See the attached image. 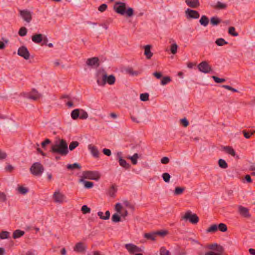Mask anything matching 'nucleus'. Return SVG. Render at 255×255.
<instances>
[{"label": "nucleus", "mask_w": 255, "mask_h": 255, "mask_svg": "<svg viewBox=\"0 0 255 255\" xmlns=\"http://www.w3.org/2000/svg\"><path fill=\"white\" fill-rule=\"evenodd\" d=\"M17 54L26 60L28 59L30 57L29 52L25 46L19 47L17 51Z\"/></svg>", "instance_id": "11"}, {"label": "nucleus", "mask_w": 255, "mask_h": 255, "mask_svg": "<svg viewBox=\"0 0 255 255\" xmlns=\"http://www.w3.org/2000/svg\"><path fill=\"white\" fill-rule=\"evenodd\" d=\"M85 250V247L84 245L81 243H78L76 244L74 248V250L77 252H82Z\"/></svg>", "instance_id": "21"}, {"label": "nucleus", "mask_w": 255, "mask_h": 255, "mask_svg": "<svg viewBox=\"0 0 255 255\" xmlns=\"http://www.w3.org/2000/svg\"><path fill=\"white\" fill-rule=\"evenodd\" d=\"M103 152L104 154L107 156H110L111 155V151L109 149L104 148Z\"/></svg>", "instance_id": "63"}, {"label": "nucleus", "mask_w": 255, "mask_h": 255, "mask_svg": "<svg viewBox=\"0 0 255 255\" xmlns=\"http://www.w3.org/2000/svg\"><path fill=\"white\" fill-rule=\"evenodd\" d=\"M229 33L234 36H238V33L235 31V28L234 27H230L229 28Z\"/></svg>", "instance_id": "51"}, {"label": "nucleus", "mask_w": 255, "mask_h": 255, "mask_svg": "<svg viewBox=\"0 0 255 255\" xmlns=\"http://www.w3.org/2000/svg\"><path fill=\"white\" fill-rule=\"evenodd\" d=\"M140 99L142 101H147L149 99V94L148 93L141 94L140 95Z\"/></svg>", "instance_id": "50"}, {"label": "nucleus", "mask_w": 255, "mask_h": 255, "mask_svg": "<svg viewBox=\"0 0 255 255\" xmlns=\"http://www.w3.org/2000/svg\"><path fill=\"white\" fill-rule=\"evenodd\" d=\"M199 22L202 25L206 26L209 23V19L206 15H202Z\"/></svg>", "instance_id": "24"}, {"label": "nucleus", "mask_w": 255, "mask_h": 255, "mask_svg": "<svg viewBox=\"0 0 255 255\" xmlns=\"http://www.w3.org/2000/svg\"><path fill=\"white\" fill-rule=\"evenodd\" d=\"M100 177V175L97 171H87L83 172L81 178L98 180Z\"/></svg>", "instance_id": "5"}, {"label": "nucleus", "mask_w": 255, "mask_h": 255, "mask_svg": "<svg viewBox=\"0 0 255 255\" xmlns=\"http://www.w3.org/2000/svg\"><path fill=\"white\" fill-rule=\"evenodd\" d=\"M43 35L41 34H36L33 35L31 39L32 41L35 43H39L42 40Z\"/></svg>", "instance_id": "20"}, {"label": "nucleus", "mask_w": 255, "mask_h": 255, "mask_svg": "<svg viewBox=\"0 0 255 255\" xmlns=\"http://www.w3.org/2000/svg\"><path fill=\"white\" fill-rule=\"evenodd\" d=\"M99 60L97 57L88 58L86 61V64L90 67H97L99 65Z\"/></svg>", "instance_id": "14"}, {"label": "nucleus", "mask_w": 255, "mask_h": 255, "mask_svg": "<svg viewBox=\"0 0 255 255\" xmlns=\"http://www.w3.org/2000/svg\"><path fill=\"white\" fill-rule=\"evenodd\" d=\"M182 218L185 220H189L193 224H197L199 220L197 215L195 214H192L190 211L186 212Z\"/></svg>", "instance_id": "6"}, {"label": "nucleus", "mask_w": 255, "mask_h": 255, "mask_svg": "<svg viewBox=\"0 0 255 255\" xmlns=\"http://www.w3.org/2000/svg\"><path fill=\"white\" fill-rule=\"evenodd\" d=\"M27 29L25 27H22L18 31V34L21 36H24L26 35Z\"/></svg>", "instance_id": "48"}, {"label": "nucleus", "mask_w": 255, "mask_h": 255, "mask_svg": "<svg viewBox=\"0 0 255 255\" xmlns=\"http://www.w3.org/2000/svg\"><path fill=\"white\" fill-rule=\"evenodd\" d=\"M67 169H70V170H72V169H74L75 168H77V169H80L81 168V166L80 165L77 163H74L73 164H68L67 165Z\"/></svg>", "instance_id": "40"}, {"label": "nucleus", "mask_w": 255, "mask_h": 255, "mask_svg": "<svg viewBox=\"0 0 255 255\" xmlns=\"http://www.w3.org/2000/svg\"><path fill=\"white\" fill-rule=\"evenodd\" d=\"M222 87L228 90L232 91L234 92H237L238 90L228 85H223Z\"/></svg>", "instance_id": "59"}, {"label": "nucleus", "mask_w": 255, "mask_h": 255, "mask_svg": "<svg viewBox=\"0 0 255 255\" xmlns=\"http://www.w3.org/2000/svg\"><path fill=\"white\" fill-rule=\"evenodd\" d=\"M144 237L147 239L154 241L156 239V233H146L144 235Z\"/></svg>", "instance_id": "27"}, {"label": "nucleus", "mask_w": 255, "mask_h": 255, "mask_svg": "<svg viewBox=\"0 0 255 255\" xmlns=\"http://www.w3.org/2000/svg\"><path fill=\"white\" fill-rule=\"evenodd\" d=\"M243 133H244V136L247 139L250 138V137L254 134L253 132H248L245 130H243Z\"/></svg>", "instance_id": "57"}, {"label": "nucleus", "mask_w": 255, "mask_h": 255, "mask_svg": "<svg viewBox=\"0 0 255 255\" xmlns=\"http://www.w3.org/2000/svg\"><path fill=\"white\" fill-rule=\"evenodd\" d=\"M218 230V225L216 224H214L211 225L207 230V232L208 233H214L217 231Z\"/></svg>", "instance_id": "43"}, {"label": "nucleus", "mask_w": 255, "mask_h": 255, "mask_svg": "<svg viewBox=\"0 0 255 255\" xmlns=\"http://www.w3.org/2000/svg\"><path fill=\"white\" fill-rule=\"evenodd\" d=\"M219 166L223 169H226L228 167V164L226 161L224 159H220L218 161Z\"/></svg>", "instance_id": "41"}, {"label": "nucleus", "mask_w": 255, "mask_h": 255, "mask_svg": "<svg viewBox=\"0 0 255 255\" xmlns=\"http://www.w3.org/2000/svg\"><path fill=\"white\" fill-rule=\"evenodd\" d=\"M169 162V159L167 157H164L161 159V162L162 164H167Z\"/></svg>", "instance_id": "61"}, {"label": "nucleus", "mask_w": 255, "mask_h": 255, "mask_svg": "<svg viewBox=\"0 0 255 255\" xmlns=\"http://www.w3.org/2000/svg\"><path fill=\"white\" fill-rule=\"evenodd\" d=\"M9 233L7 231H2L0 233V238L1 239H5L8 238Z\"/></svg>", "instance_id": "45"}, {"label": "nucleus", "mask_w": 255, "mask_h": 255, "mask_svg": "<svg viewBox=\"0 0 255 255\" xmlns=\"http://www.w3.org/2000/svg\"><path fill=\"white\" fill-rule=\"evenodd\" d=\"M224 149L227 153L232 155L233 156H235L236 155L235 151L232 147L230 146H225L224 147Z\"/></svg>", "instance_id": "31"}, {"label": "nucleus", "mask_w": 255, "mask_h": 255, "mask_svg": "<svg viewBox=\"0 0 255 255\" xmlns=\"http://www.w3.org/2000/svg\"><path fill=\"white\" fill-rule=\"evenodd\" d=\"M24 234V231L20 230H16L13 233V238L14 239H17L22 237Z\"/></svg>", "instance_id": "26"}, {"label": "nucleus", "mask_w": 255, "mask_h": 255, "mask_svg": "<svg viewBox=\"0 0 255 255\" xmlns=\"http://www.w3.org/2000/svg\"><path fill=\"white\" fill-rule=\"evenodd\" d=\"M211 6L215 9L218 10L225 9L227 7V4L220 0H217L211 3Z\"/></svg>", "instance_id": "10"}, {"label": "nucleus", "mask_w": 255, "mask_h": 255, "mask_svg": "<svg viewBox=\"0 0 255 255\" xmlns=\"http://www.w3.org/2000/svg\"><path fill=\"white\" fill-rule=\"evenodd\" d=\"M125 248L130 254H134L141 251L139 248L132 244H126Z\"/></svg>", "instance_id": "13"}, {"label": "nucleus", "mask_w": 255, "mask_h": 255, "mask_svg": "<svg viewBox=\"0 0 255 255\" xmlns=\"http://www.w3.org/2000/svg\"><path fill=\"white\" fill-rule=\"evenodd\" d=\"M113 9L114 11L122 15H126L128 17H131L133 15V9L132 7L127 6L124 2H115Z\"/></svg>", "instance_id": "2"}, {"label": "nucleus", "mask_w": 255, "mask_h": 255, "mask_svg": "<svg viewBox=\"0 0 255 255\" xmlns=\"http://www.w3.org/2000/svg\"><path fill=\"white\" fill-rule=\"evenodd\" d=\"M178 47V46L175 42H174L171 44L170 51L173 54H175L177 53Z\"/></svg>", "instance_id": "42"}, {"label": "nucleus", "mask_w": 255, "mask_h": 255, "mask_svg": "<svg viewBox=\"0 0 255 255\" xmlns=\"http://www.w3.org/2000/svg\"><path fill=\"white\" fill-rule=\"evenodd\" d=\"M162 177L163 179V180L166 182L168 183L170 181V179L171 178L170 175L168 173H164L162 175Z\"/></svg>", "instance_id": "46"}, {"label": "nucleus", "mask_w": 255, "mask_h": 255, "mask_svg": "<svg viewBox=\"0 0 255 255\" xmlns=\"http://www.w3.org/2000/svg\"><path fill=\"white\" fill-rule=\"evenodd\" d=\"M120 215L118 213H115L112 217V221L114 223H117L121 221Z\"/></svg>", "instance_id": "38"}, {"label": "nucleus", "mask_w": 255, "mask_h": 255, "mask_svg": "<svg viewBox=\"0 0 255 255\" xmlns=\"http://www.w3.org/2000/svg\"><path fill=\"white\" fill-rule=\"evenodd\" d=\"M81 210L84 214L90 213V209L86 205H83L81 208Z\"/></svg>", "instance_id": "56"}, {"label": "nucleus", "mask_w": 255, "mask_h": 255, "mask_svg": "<svg viewBox=\"0 0 255 255\" xmlns=\"http://www.w3.org/2000/svg\"><path fill=\"white\" fill-rule=\"evenodd\" d=\"M7 155L4 151L0 150V160L5 159Z\"/></svg>", "instance_id": "62"}, {"label": "nucleus", "mask_w": 255, "mask_h": 255, "mask_svg": "<svg viewBox=\"0 0 255 255\" xmlns=\"http://www.w3.org/2000/svg\"><path fill=\"white\" fill-rule=\"evenodd\" d=\"M50 151L61 156H66L69 152L67 143L63 139H57L51 145Z\"/></svg>", "instance_id": "1"}, {"label": "nucleus", "mask_w": 255, "mask_h": 255, "mask_svg": "<svg viewBox=\"0 0 255 255\" xmlns=\"http://www.w3.org/2000/svg\"><path fill=\"white\" fill-rule=\"evenodd\" d=\"M128 215V211L124 209L123 210L122 214H121V216L125 218L126 217H127Z\"/></svg>", "instance_id": "64"}, {"label": "nucleus", "mask_w": 255, "mask_h": 255, "mask_svg": "<svg viewBox=\"0 0 255 255\" xmlns=\"http://www.w3.org/2000/svg\"><path fill=\"white\" fill-rule=\"evenodd\" d=\"M88 148L94 157L96 158L99 157V151L96 146L92 145V144H89Z\"/></svg>", "instance_id": "17"}, {"label": "nucleus", "mask_w": 255, "mask_h": 255, "mask_svg": "<svg viewBox=\"0 0 255 255\" xmlns=\"http://www.w3.org/2000/svg\"><path fill=\"white\" fill-rule=\"evenodd\" d=\"M171 81V78L169 77H163L161 81V84L162 85H165Z\"/></svg>", "instance_id": "47"}, {"label": "nucleus", "mask_w": 255, "mask_h": 255, "mask_svg": "<svg viewBox=\"0 0 255 255\" xmlns=\"http://www.w3.org/2000/svg\"><path fill=\"white\" fill-rule=\"evenodd\" d=\"M44 171V168L40 162H34L30 168L31 173L34 176H40Z\"/></svg>", "instance_id": "4"}, {"label": "nucleus", "mask_w": 255, "mask_h": 255, "mask_svg": "<svg viewBox=\"0 0 255 255\" xmlns=\"http://www.w3.org/2000/svg\"><path fill=\"white\" fill-rule=\"evenodd\" d=\"M159 255H171V254L165 247H162L160 249Z\"/></svg>", "instance_id": "37"}, {"label": "nucleus", "mask_w": 255, "mask_h": 255, "mask_svg": "<svg viewBox=\"0 0 255 255\" xmlns=\"http://www.w3.org/2000/svg\"><path fill=\"white\" fill-rule=\"evenodd\" d=\"M20 15L22 19L26 22L29 23L32 19V11L27 10H19Z\"/></svg>", "instance_id": "9"}, {"label": "nucleus", "mask_w": 255, "mask_h": 255, "mask_svg": "<svg viewBox=\"0 0 255 255\" xmlns=\"http://www.w3.org/2000/svg\"><path fill=\"white\" fill-rule=\"evenodd\" d=\"M198 68L200 72L205 74L209 73L212 71L211 66L206 61H202L199 64Z\"/></svg>", "instance_id": "7"}, {"label": "nucleus", "mask_w": 255, "mask_h": 255, "mask_svg": "<svg viewBox=\"0 0 255 255\" xmlns=\"http://www.w3.org/2000/svg\"><path fill=\"white\" fill-rule=\"evenodd\" d=\"M185 3L189 7L193 8H197L200 5L199 0H185Z\"/></svg>", "instance_id": "16"}, {"label": "nucleus", "mask_w": 255, "mask_h": 255, "mask_svg": "<svg viewBox=\"0 0 255 255\" xmlns=\"http://www.w3.org/2000/svg\"><path fill=\"white\" fill-rule=\"evenodd\" d=\"M107 5L106 3H103L99 6L98 7V10L101 12H104L107 8Z\"/></svg>", "instance_id": "54"}, {"label": "nucleus", "mask_w": 255, "mask_h": 255, "mask_svg": "<svg viewBox=\"0 0 255 255\" xmlns=\"http://www.w3.org/2000/svg\"><path fill=\"white\" fill-rule=\"evenodd\" d=\"M180 122L185 127H187L189 125V122L186 118L181 119Z\"/></svg>", "instance_id": "58"}, {"label": "nucleus", "mask_w": 255, "mask_h": 255, "mask_svg": "<svg viewBox=\"0 0 255 255\" xmlns=\"http://www.w3.org/2000/svg\"><path fill=\"white\" fill-rule=\"evenodd\" d=\"M185 189V188L184 187H176L175 189L174 194L175 195H180L184 192Z\"/></svg>", "instance_id": "36"}, {"label": "nucleus", "mask_w": 255, "mask_h": 255, "mask_svg": "<svg viewBox=\"0 0 255 255\" xmlns=\"http://www.w3.org/2000/svg\"><path fill=\"white\" fill-rule=\"evenodd\" d=\"M79 144V143L77 141H72L69 145V149L70 151L73 150L76 148Z\"/></svg>", "instance_id": "39"}, {"label": "nucleus", "mask_w": 255, "mask_h": 255, "mask_svg": "<svg viewBox=\"0 0 255 255\" xmlns=\"http://www.w3.org/2000/svg\"><path fill=\"white\" fill-rule=\"evenodd\" d=\"M16 190L18 193L22 195H25L28 192V189L22 186H19Z\"/></svg>", "instance_id": "30"}, {"label": "nucleus", "mask_w": 255, "mask_h": 255, "mask_svg": "<svg viewBox=\"0 0 255 255\" xmlns=\"http://www.w3.org/2000/svg\"><path fill=\"white\" fill-rule=\"evenodd\" d=\"M116 192V189L114 187H112L109 191L108 194L110 196L114 197H115V193Z\"/></svg>", "instance_id": "52"}, {"label": "nucleus", "mask_w": 255, "mask_h": 255, "mask_svg": "<svg viewBox=\"0 0 255 255\" xmlns=\"http://www.w3.org/2000/svg\"><path fill=\"white\" fill-rule=\"evenodd\" d=\"M53 199L54 201L57 203H62L66 202V197L60 192L59 190L56 191L53 194Z\"/></svg>", "instance_id": "8"}, {"label": "nucleus", "mask_w": 255, "mask_h": 255, "mask_svg": "<svg viewBox=\"0 0 255 255\" xmlns=\"http://www.w3.org/2000/svg\"><path fill=\"white\" fill-rule=\"evenodd\" d=\"M212 78L214 80L215 82L217 83H221L225 81V79L220 78L216 76H213Z\"/></svg>", "instance_id": "53"}, {"label": "nucleus", "mask_w": 255, "mask_h": 255, "mask_svg": "<svg viewBox=\"0 0 255 255\" xmlns=\"http://www.w3.org/2000/svg\"><path fill=\"white\" fill-rule=\"evenodd\" d=\"M97 82L100 86H104L106 83L113 85L115 82V77L112 75L108 76L104 70H99L97 73Z\"/></svg>", "instance_id": "3"}, {"label": "nucleus", "mask_w": 255, "mask_h": 255, "mask_svg": "<svg viewBox=\"0 0 255 255\" xmlns=\"http://www.w3.org/2000/svg\"><path fill=\"white\" fill-rule=\"evenodd\" d=\"M115 211H116V213H118L121 215L122 214V211L124 209L123 207L121 205V203H118L116 204L115 207Z\"/></svg>", "instance_id": "34"}, {"label": "nucleus", "mask_w": 255, "mask_h": 255, "mask_svg": "<svg viewBox=\"0 0 255 255\" xmlns=\"http://www.w3.org/2000/svg\"><path fill=\"white\" fill-rule=\"evenodd\" d=\"M79 109H76L72 111L71 116L72 119L76 120L79 117Z\"/></svg>", "instance_id": "32"}, {"label": "nucleus", "mask_w": 255, "mask_h": 255, "mask_svg": "<svg viewBox=\"0 0 255 255\" xmlns=\"http://www.w3.org/2000/svg\"><path fill=\"white\" fill-rule=\"evenodd\" d=\"M41 97V95L36 90H33L30 93L28 98L33 100H37Z\"/></svg>", "instance_id": "18"}, {"label": "nucleus", "mask_w": 255, "mask_h": 255, "mask_svg": "<svg viewBox=\"0 0 255 255\" xmlns=\"http://www.w3.org/2000/svg\"><path fill=\"white\" fill-rule=\"evenodd\" d=\"M97 214L100 219L104 220H108L110 216V213L109 211H107L105 212V215H104L103 212L101 211L98 212Z\"/></svg>", "instance_id": "22"}, {"label": "nucleus", "mask_w": 255, "mask_h": 255, "mask_svg": "<svg viewBox=\"0 0 255 255\" xmlns=\"http://www.w3.org/2000/svg\"><path fill=\"white\" fill-rule=\"evenodd\" d=\"M215 43L219 46H224L228 43V42L226 41L224 38H220L216 39L215 41Z\"/></svg>", "instance_id": "33"}, {"label": "nucleus", "mask_w": 255, "mask_h": 255, "mask_svg": "<svg viewBox=\"0 0 255 255\" xmlns=\"http://www.w3.org/2000/svg\"><path fill=\"white\" fill-rule=\"evenodd\" d=\"M216 248H217V251L220 253H222L224 251L223 247L218 246L217 244H212L209 246V249L212 250H215Z\"/></svg>", "instance_id": "23"}, {"label": "nucleus", "mask_w": 255, "mask_h": 255, "mask_svg": "<svg viewBox=\"0 0 255 255\" xmlns=\"http://www.w3.org/2000/svg\"><path fill=\"white\" fill-rule=\"evenodd\" d=\"M151 45H146L144 46V55L147 59H150L152 56V53L150 50Z\"/></svg>", "instance_id": "19"}, {"label": "nucleus", "mask_w": 255, "mask_h": 255, "mask_svg": "<svg viewBox=\"0 0 255 255\" xmlns=\"http://www.w3.org/2000/svg\"><path fill=\"white\" fill-rule=\"evenodd\" d=\"M119 162L121 166L125 168L126 169L129 168L130 165L127 163L126 160L124 159H120V160H119Z\"/></svg>", "instance_id": "29"}, {"label": "nucleus", "mask_w": 255, "mask_h": 255, "mask_svg": "<svg viewBox=\"0 0 255 255\" xmlns=\"http://www.w3.org/2000/svg\"><path fill=\"white\" fill-rule=\"evenodd\" d=\"M185 14L187 18L197 19L200 16V14L197 11L190 8H187L185 10Z\"/></svg>", "instance_id": "12"}, {"label": "nucleus", "mask_w": 255, "mask_h": 255, "mask_svg": "<svg viewBox=\"0 0 255 255\" xmlns=\"http://www.w3.org/2000/svg\"><path fill=\"white\" fill-rule=\"evenodd\" d=\"M239 212L240 214L245 218H249L251 216L249 213V209L247 208L239 206Z\"/></svg>", "instance_id": "15"}, {"label": "nucleus", "mask_w": 255, "mask_h": 255, "mask_svg": "<svg viewBox=\"0 0 255 255\" xmlns=\"http://www.w3.org/2000/svg\"><path fill=\"white\" fill-rule=\"evenodd\" d=\"M218 229H219L220 231L224 232L227 230V226L223 223H220L218 225Z\"/></svg>", "instance_id": "49"}, {"label": "nucleus", "mask_w": 255, "mask_h": 255, "mask_svg": "<svg viewBox=\"0 0 255 255\" xmlns=\"http://www.w3.org/2000/svg\"><path fill=\"white\" fill-rule=\"evenodd\" d=\"M138 157V154L136 153H134L132 156H129L128 158L131 160L133 164L135 165L137 163V159Z\"/></svg>", "instance_id": "35"}, {"label": "nucleus", "mask_w": 255, "mask_h": 255, "mask_svg": "<svg viewBox=\"0 0 255 255\" xmlns=\"http://www.w3.org/2000/svg\"><path fill=\"white\" fill-rule=\"evenodd\" d=\"M79 118L82 120L87 119L88 117V114L87 112L83 109H79Z\"/></svg>", "instance_id": "28"}, {"label": "nucleus", "mask_w": 255, "mask_h": 255, "mask_svg": "<svg viewBox=\"0 0 255 255\" xmlns=\"http://www.w3.org/2000/svg\"><path fill=\"white\" fill-rule=\"evenodd\" d=\"M13 168H14L11 165H10V164H8L5 167V170L6 171H8L9 172H11L13 170Z\"/></svg>", "instance_id": "60"}, {"label": "nucleus", "mask_w": 255, "mask_h": 255, "mask_svg": "<svg viewBox=\"0 0 255 255\" xmlns=\"http://www.w3.org/2000/svg\"><path fill=\"white\" fill-rule=\"evenodd\" d=\"M79 182L83 183L84 185V187L86 188H88V189L93 187V186L94 185V183L93 182L85 181L83 178H81L79 180Z\"/></svg>", "instance_id": "25"}, {"label": "nucleus", "mask_w": 255, "mask_h": 255, "mask_svg": "<svg viewBox=\"0 0 255 255\" xmlns=\"http://www.w3.org/2000/svg\"><path fill=\"white\" fill-rule=\"evenodd\" d=\"M6 201V196L4 193L0 192V202H4Z\"/></svg>", "instance_id": "55"}, {"label": "nucleus", "mask_w": 255, "mask_h": 255, "mask_svg": "<svg viewBox=\"0 0 255 255\" xmlns=\"http://www.w3.org/2000/svg\"><path fill=\"white\" fill-rule=\"evenodd\" d=\"M210 20L213 25H217L220 22V19L216 16L211 17Z\"/></svg>", "instance_id": "44"}]
</instances>
